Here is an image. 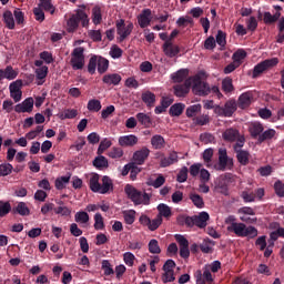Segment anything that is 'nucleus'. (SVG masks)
Returning <instances> with one entry per match:
<instances>
[{"label": "nucleus", "mask_w": 284, "mask_h": 284, "mask_svg": "<svg viewBox=\"0 0 284 284\" xmlns=\"http://www.w3.org/2000/svg\"><path fill=\"white\" fill-rule=\"evenodd\" d=\"M89 187L95 194H112L114 192V182L108 175L101 179L99 173H93L89 179Z\"/></svg>", "instance_id": "obj_1"}, {"label": "nucleus", "mask_w": 284, "mask_h": 284, "mask_svg": "<svg viewBox=\"0 0 284 284\" xmlns=\"http://www.w3.org/2000/svg\"><path fill=\"white\" fill-rule=\"evenodd\" d=\"M126 196L134 203V205H150V199L152 196L143 191H139L136 187L126 184L124 187Z\"/></svg>", "instance_id": "obj_2"}, {"label": "nucleus", "mask_w": 284, "mask_h": 284, "mask_svg": "<svg viewBox=\"0 0 284 284\" xmlns=\"http://www.w3.org/2000/svg\"><path fill=\"white\" fill-rule=\"evenodd\" d=\"M79 23H82V28H88V26H90V18H88V13L81 9H78L67 21L68 32H75L79 28Z\"/></svg>", "instance_id": "obj_3"}, {"label": "nucleus", "mask_w": 284, "mask_h": 284, "mask_svg": "<svg viewBox=\"0 0 284 284\" xmlns=\"http://www.w3.org/2000/svg\"><path fill=\"white\" fill-rule=\"evenodd\" d=\"M229 232H234L237 236L245 239H256L258 236V230L254 226H246L244 223H237L227 226Z\"/></svg>", "instance_id": "obj_4"}, {"label": "nucleus", "mask_w": 284, "mask_h": 284, "mask_svg": "<svg viewBox=\"0 0 284 284\" xmlns=\"http://www.w3.org/2000/svg\"><path fill=\"white\" fill-rule=\"evenodd\" d=\"M192 92L196 97H207L212 89L210 84L201 79V75L196 74L191 77Z\"/></svg>", "instance_id": "obj_5"}, {"label": "nucleus", "mask_w": 284, "mask_h": 284, "mask_svg": "<svg viewBox=\"0 0 284 284\" xmlns=\"http://www.w3.org/2000/svg\"><path fill=\"white\" fill-rule=\"evenodd\" d=\"M70 65L72 70H83L85 65V49L77 47L71 52Z\"/></svg>", "instance_id": "obj_6"}, {"label": "nucleus", "mask_w": 284, "mask_h": 284, "mask_svg": "<svg viewBox=\"0 0 284 284\" xmlns=\"http://www.w3.org/2000/svg\"><path fill=\"white\" fill-rule=\"evenodd\" d=\"M275 65H278V58L266 59L257 63L253 69L252 79H258L263 72L275 68Z\"/></svg>", "instance_id": "obj_7"}, {"label": "nucleus", "mask_w": 284, "mask_h": 284, "mask_svg": "<svg viewBox=\"0 0 284 284\" xmlns=\"http://www.w3.org/2000/svg\"><path fill=\"white\" fill-rule=\"evenodd\" d=\"M237 109L239 106L236 104V100H227L224 106H215V114H217V116L230 118L233 116L234 112H236Z\"/></svg>", "instance_id": "obj_8"}, {"label": "nucleus", "mask_w": 284, "mask_h": 284, "mask_svg": "<svg viewBox=\"0 0 284 284\" xmlns=\"http://www.w3.org/2000/svg\"><path fill=\"white\" fill-rule=\"evenodd\" d=\"M116 32L119 34V41L120 43L125 41L128 37L132 34V30H134V24L131 22L128 26H125V20L120 19L116 23Z\"/></svg>", "instance_id": "obj_9"}, {"label": "nucleus", "mask_w": 284, "mask_h": 284, "mask_svg": "<svg viewBox=\"0 0 284 284\" xmlns=\"http://www.w3.org/2000/svg\"><path fill=\"white\" fill-rule=\"evenodd\" d=\"M174 239L180 246L181 258H190V241L181 234H175Z\"/></svg>", "instance_id": "obj_10"}, {"label": "nucleus", "mask_w": 284, "mask_h": 284, "mask_svg": "<svg viewBox=\"0 0 284 284\" xmlns=\"http://www.w3.org/2000/svg\"><path fill=\"white\" fill-rule=\"evenodd\" d=\"M253 101L254 93L252 91H246L239 97L236 104L240 110H247V108L252 105Z\"/></svg>", "instance_id": "obj_11"}, {"label": "nucleus", "mask_w": 284, "mask_h": 284, "mask_svg": "<svg viewBox=\"0 0 284 284\" xmlns=\"http://www.w3.org/2000/svg\"><path fill=\"white\" fill-rule=\"evenodd\" d=\"M162 50L169 59H174V57H178L181 52V48L179 45L172 43V41L166 40L164 44L162 45Z\"/></svg>", "instance_id": "obj_12"}, {"label": "nucleus", "mask_w": 284, "mask_h": 284, "mask_svg": "<svg viewBox=\"0 0 284 284\" xmlns=\"http://www.w3.org/2000/svg\"><path fill=\"white\" fill-rule=\"evenodd\" d=\"M227 163H230V158L227 156V150L220 149L219 150V164L213 165L214 170H217L220 172H225V170H227Z\"/></svg>", "instance_id": "obj_13"}, {"label": "nucleus", "mask_w": 284, "mask_h": 284, "mask_svg": "<svg viewBox=\"0 0 284 284\" xmlns=\"http://www.w3.org/2000/svg\"><path fill=\"white\" fill-rule=\"evenodd\" d=\"M32 110H34V99L32 98H27L23 102L14 106V112H17L18 114L26 112L30 113L32 112Z\"/></svg>", "instance_id": "obj_14"}, {"label": "nucleus", "mask_w": 284, "mask_h": 284, "mask_svg": "<svg viewBox=\"0 0 284 284\" xmlns=\"http://www.w3.org/2000/svg\"><path fill=\"white\" fill-rule=\"evenodd\" d=\"M150 156V149L143 146L141 150H138L133 153V161L135 165H143Z\"/></svg>", "instance_id": "obj_15"}, {"label": "nucleus", "mask_w": 284, "mask_h": 284, "mask_svg": "<svg viewBox=\"0 0 284 284\" xmlns=\"http://www.w3.org/2000/svg\"><path fill=\"white\" fill-rule=\"evenodd\" d=\"M190 88H192V79L187 78L183 84H176L173 87L175 97H185L190 92Z\"/></svg>", "instance_id": "obj_16"}, {"label": "nucleus", "mask_w": 284, "mask_h": 284, "mask_svg": "<svg viewBox=\"0 0 284 284\" xmlns=\"http://www.w3.org/2000/svg\"><path fill=\"white\" fill-rule=\"evenodd\" d=\"M138 23L142 29L148 28V26L152 23V10L151 9L142 10V12L138 16Z\"/></svg>", "instance_id": "obj_17"}, {"label": "nucleus", "mask_w": 284, "mask_h": 284, "mask_svg": "<svg viewBox=\"0 0 284 284\" xmlns=\"http://www.w3.org/2000/svg\"><path fill=\"white\" fill-rule=\"evenodd\" d=\"M213 284L214 277H212V272H210V268L204 267L203 273L201 271H197L196 275V284Z\"/></svg>", "instance_id": "obj_18"}, {"label": "nucleus", "mask_w": 284, "mask_h": 284, "mask_svg": "<svg viewBox=\"0 0 284 284\" xmlns=\"http://www.w3.org/2000/svg\"><path fill=\"white\" fill-rule=\"evenodd\" d=\"M136 143H139V138L134 134L122 135L119 138V145H121V148H134Z\"/></svg>", "instance_id": "obj_19"}, {"label": "nucleus", "mask_w": 284, "mask_h": 284, "mask_svg": "<svg viewBox=\"0 0 284 284\" xmlns=\"http://www.w3.org/2000/svg\"><path fill=\"white\" fill-rule=\"evenodd\" d=\"M174 163H179V153H176V151L170 152L169 156L161 158L160 168H170V165H174Z\"/></svg>", "instance_id": "obj_20"}, {"label": "nucleus", "mask_w": 284, "mask_h": 284, "mask_svg": "<svg viewBox=\"0 0 284 284\" xmlns=\"http://www.w3.org/2000/svg\"><path fill=\"white\" fill-rule=\"evenodd\" d=\"M207 221H210V214L207 212H201L199 215H194L195 226L201 230L207 227Z\"/></svg>", "instance_id": "obj_21"}, {"label": "nucleus", "mask_w": 284, "mask_h": 284, "mask_svg": "<svg viewBox=\"0 0 284 284\" xmlns=\"http://www.w3.org/2000/svg\"><path fill=\"white\" fill-rule=\"evenodd\" d=\"M239 136H241V133L239 132V130L234 128H229L222 133V139L224 141H229L230 143H233V141H236Z\"/></svg>", "instance_id": "obj_22"}, {"label": "nucleus", "mask_w": 284, "mask_h": 284, "mask_svg": "<svg viewBox=\"0 0 284 284\" xmlns=\"http://www.w3.org/2000/svg\"><path fill=\"white\" fill-rule=\"evenodd\" d=\"M187 74H190V70L180 69L179 71L171 74V79L173 83H183V81H187Z\"/></svg>", "instance_id": "obj_23"}, {"label": "nucleus", "mask_w": 284, "mask_h": 284, "mask_svg": "<svg viewBox=\"0 0 284 284\" xmlns=\"http://www.w3.org/2000/svg\"><path fill=\"white\" fill-rule=\"evenodd\" d=\"M141 99L143 103L146 104V108H154V104L156 103V94L151 91H144Z\"/></svg>", "instance_id": "obj_24"}, {"label": "nucleus", "mask_w": 284, "mask_h": 284, "mask_svg": "<svg viewBox=\"0 0 284 284\" xmlns=\"http://www.w3.org/2000/svg\"><path fill=\"white\" fill-rule=\"evenodd\" d=\"M93 168H95L97 170H105L110 168L108 158L103 156V154L95 156L93 160Z\"/></svg>", "instance_id": "obj_25"}, {"label": "nucleus", "mask_w": 284, "mask_h": 284, "mask_svg": "<svg viewBox=\"0 0 284 284\" xmlns=\"http://www.w3.org/2000/svg\"><path fill=\"white\" fill-rule=\"evenodd\" d=\"M102 81L106 85H119L121 83V75L119 73L105 74Z\"/></svg>", "instance_id": "obj_26"}, {"label": "nucleus", "mask_w": 284, "mask_h": 284, "mask_svg": "<svg viewBox=\"0 0 284 284\" xmlns=\"http://www.w3.org/2000/svg\"><path fill=\"white\" fill-rule=\"evenodd\" d=\"M278 19H281V12H275L272 14L270 11H265L263 14L265 26H273V23H276Z\"/></svg>", "instance_id": "obj_27"}, {"label": "nucleus", "mask_w": 284, "mask_h": 284, "mask_svg": "<svg viewBox=\"0 0 284 284\" xmlns=\"http://www.w3.org/2000/svg\"><path fill=\"white\" fill-rule=\"evenodd\" d=\"M153 150H163L165 148V139L162 135L155 134L151 138Z\"/></svg>", "instance_id": "obj_28"}, {"label": "nucleus", "mask_w": 284, "mask_h": 284, "mask_svg": "<svg viewBox=\"0 0 284 284\" xmlns=\"http://www.w3.org/2000/svg\"><path fill=\"white\" fill-rule=\"evenodd\" d=\"M45 77H48L47 65L36 69V78L38 79V85H43V83H45Z\"/></svg>", "instance_id": "obj_29"}, {"label": "nucleus", "mask_w": 284, "mask_h": 284, "mask_svg": "<svg viewBox=\"0 0 284 284\" xmlns=\"http://www.w3.org/2000/svg\"><path fill=\"white\" fill-rule=\"evenodd\" d=\"M248 132L253 139H258L263 134V124L254 122L251 124Z\"/></svg>", "instance_id": "obj_30"}, {"label": "nucleus", "mask_w": 284, "mask_h": 284, "mask_svg": "<svg viewBox=\"0 0 284 284\" xmlns=\"http://www.w3.org/2000/svg\"><path fill=\"white\" fill-rule=\"evenodd\" d=\"M213 245H214V241L210 239H205L200 244V250L201 252H203V254H212V252H214V248L212 247Z\"/></svg>", "instance_id": "obj_31"}, {"label": "nucleus", "mask_w": 284, "mask_h": 284, "mask_svg": "<svg viewBox=\"0 0 284 284\" xmlns=\"http://www.w3.org/2000/svg\"><path fill=\"white\" fill-rule=\"evenodd\" d=\"M158 212H159L158 216H160V219H163V216L164 219H170V216H172V209H170L168 204H163V203L159 204Z\"/></svg>", "instance_id": "obj_32"}, {"label": "nucleus", "mask_w": 284, "mask_h": 284, "mask_svg": "<svg viewBox=\"0 0 284 284\" xmlns=\"http://www.w3.org/2000/svg\"><path fill=\"white\" fill-rule=\"evenodd\" d=\"M183 110H185V104L183 103H175L171 105L169 110L170 116H181L183 114Z\"/></svg>", "instance_id": "obj_33"}, {"label": "nucleus", "mask_w": 284, "mask_h": 284, "mask_svg": "<svg viewBox=\"0 0 284 284\" xmlns=\"http://www.w3.org/2000/svg\"><path fill=\"white\" fill-rule=\"evenodd\" d=\"M3 21L9 30H14V16L12 11L7 10L3 12Z\"/></svg>", "instance_id": "obj_34"}, {"label": "nucleus", "mask_w": 284, "mask_h": 284, "mask_svg": "<svg viewBox=\"0 0 284 284\" xmlns=\"http://www.w3.org/2000/svg\"><path fill=\"white\" fill-rule=\"evenodd\" d=\"M236 159L241 165H247L250 163V152L245 150L235 151Z\"/></svg>", "instance_id": "obj_35"}, {"label": "nucleus", "mask_w": 284, "mask_h": 284, "mask_svg": "<svg viewBox=\"0 0 284 284\" xmlns=\"http://www.w3.org/2000/svg\"><path fill=\"white\" fill-rule=\"evenodd\" d=\"M2 77L8 81H14V79L19 77V72L14 71L12 65H8L6 69H3Z\"/></svg>", "instance_id": "obj_36"}, {"label": "nucleus", "mask_w": 284, "mask_h": 284, "mask_svg": "<svg viewBox=\"0 0 284 284\" xmlns=\"http://www.w3.org/2000/svg\"><path fill=\"white\" fill-rule=\"evenodd\" d=\"M103 21V14L101 13V7L95 6L92 9V22L94 26H99Z\"/></svg>", "instance_id": "obj_37"}, {"label": "nucleus", "mask_w": 284, "mask_h": 284, "mask_svg": "<svg viewBox=\"0 0 284 284\" xmlns=\"http://www.w3.org/2000/svg\"><path fill=\"white\" fill-rule=\"evenodd\" d=\"M108 68H110V61L103 57H98V72L104 74L108 72Z\"/></svg>", "instance_id": "obj_38"}, {"label": "nucleus", "mask_w": 284, "mask_h": 284, "mask_svg": "<svg viewBox=\"0 0 284 284\" xmlns=\"http://www.w3.org/2000/svg\"><path fill=\"white\" fill-rule=\"evenodd\" d=\"M202 156H203V161H204L206 168H214V164H212V156H214L213 149L204 150Z\"/></svg>", "instance_id": "obj_39"}, {"label": "nucleus", "mask_w": 284, "mask_h": 284, "mask_svg": "<svg viewBox=\"0 0 284 284\" xmlns=\"http://www.w3.org/2000/svg\"><path fill=\"white\" fill-rule=\"evenodd\" d=\"M13 211L17 212V214H20V216H30V209L26 202H19Z\"/></svg>", "instance_id": "obj_40"}, {"label": "nucleus", "mask_w": 284, "mask_h": 284, "mask_svg": "<svg viewBox=\"0 0 284 284\" xmlns=\"http://www.w3.org/2000/svg\"><path fill=\"white\" fill-rule=\"evenodd\" d=\"M273 136H276V130L268 129L266 131H262V134L258 136V143H265V141L272 140Z\"/></svg>", "instance_id": "obj_41"}, {"label": "nucleus", "mask_w": 284, "mask_h": 284, "mask_svg": "<svg viewBox=\"0 0 284 284\" xmlns=\"http://www.w3.org/2000/svg\"><path fill=\"white\" fill-rule=\"evenodd\" d=\"M136 119L144 128H150V125H152V118L145 113H138Z\"/></svg>", "instance_id": "obj_42"}, {"label": "nucleus", "mask_w": 284, "mask_h": 284, "mask_svg": "<svg viewBox=\"0 0 284 284\" xmlns=\"http://www.w3.org/2000/svg\"><path fill=\"white\" fill-rule=\"evenodd\" d=\"M38 8H42V10H45V12L54 14V6L52 4V0H40Z\"/></svg>", "instance_id": "obj_43"}, {"label": "nucleus", "mask_w": 284, "mask_h": 284, "mask_svg": "<svg viewBox=\"0 0 284 284\" xmlns=\"http://www.w3.org/2000/svg\"><path fill=\"white\" fill-rule=\"evenodd\" d=\"M12 212V205L10 202L0 201V219L8 216Z\"/></svg>", "instance_id": "obj_44"}, {"label": "nucleus", "mask_w": 284, "mask_h": 284, "mask_svg": "<svg viewBox=\"0 0 284 284\" xmlns=\"http://www.w3.org/2000/svg\"><path fill=\"white\" fill-rule=\"evenodd\" d=\"M190 199L195 207H199L200 210L205 207V202L203 201V197L201 195L196 193H191Z\"/></svg>", "instance_id": "obj_45"}, {"label": "nucleus", "mask_w": 284, "mask_h": 284, "mask_svg": "<svg viewBox=\"0 0 284 284\" xmlns=\"http://www.w3.org/2000/svg\"><path fill=\"white\" fill-rule=\"evenodd\" d=\"M97 65H99V57L98 55H92L89 60V63H88L89 74H95Z\"/></svg>", "instance_id": "obj_46"}, {"label": "nucleus", "mask_w": 284, "mask_h": 284, "mask_svg": "<svg viewBox=\"0 0 284 284\" xmlns=\"http://www.w3.org/2000/svg\"><path fill=\"white\" fill-rule=\"evenodd\" d=\"M101 270L104 272V276H112V274H114V268H112V264L110 263V260L102 261Z\"/></svg>", "instance_id": "obj_47"}, {"label": "nucleus", "mask_w": 284, "mask_h": 284, "mask_svg": "<svg viewBox=\"0 0 284 284\" xmlns=\"http://www.w3.org/2000/svg\"><path fill=\"white\" fill-rule=\"evenodd\" d=\"M222 90L225 94H230V92H234V84L232 83V78L227 77L222 81Z\"/></svg>", "instance_id": "obj_48"}, {"label": "nucleus", "mask_w": 284, "mask_h": 284, "mask_svg": "<svg viewBox=\"0 0 284 284\" xmlns=\"http://www.w3.org/2000/svg\"><path fill=\"white\" fill-rule=\"evenodd\" d=\"M112 148V141L108 138H104L101 142L100 145L98 148L97 154L101 155L103 154V152H105V150Z\"/></svg>", "instance_id": "obj_49"}, {"label": "nucleus", "mask_w": 284, "mask_h": 284, "mask_svg": "<svg viewBox=\"0 0 284 284\" xmlns=\"http://www.w3.org/2000/svg\"><path fill=\"white\" fill-rule=\"evenodd\" d=\"M202 105L201 104H193V105H190L187 109H186V116L189 119H192L193 116H196V114H199V112H201L202 110Z\"/></svg>", "instance_id": "obj_50"}, {"label": "nucleus", "mask_w": 284, "mask_h": 284, "mask_svg": "<svg viewBox=\"0 0 284 284\" xmlns=\"http://www.w3.org/2000/svg\"><path fill=\"white\" fill-rule=\"evenodd\" d=\"M163 223V217L156 215L155 219L153 220H150V224L148 226V229L151 231V232H155V230H159V227H161V224Z\"/></svg>", "instance_id": "obj_51"}, {"label": "nucleus", "mask_w": 284, "mask_h": 284, "mask_svg": "<svg viewBox=\"0 0 284 284\" xmlns=\"http://www.w3.org/2000/svg\"><path fill=\"white\" fill-rule=\"evenodd\" d=\"M94 230H105V223L103 222V215L95 213L94 215Z\"/></svg>", "instance_id": "obj_52"}, {"label": "nucleus", "mask_w": 284, "mask_h": 284, "mask_svg": "<svg viewBox=\"0 0 284 284\" xmlns=\"http://www.w3.org/2000/svg\"><path fill=\"white\" fill-rule=\"evenodd\" d=\"M87 108L89 112H99L101 110V101L92 99L88 102Z\"/></svg>", "instance_id": "obj_53"}, {"label": "nucleus", "mask_w": 284, "mask_h": 284, "mask_svg": "<svg viewBox=\"0 0 284 284\" xmlns=\"http://www.w3.org/2000/svg\"><path fill=\"white\" fill-rule=\"evenodd\" d=\"M12 170H14V166L10 163L0 164V176H8L12 174Z\"/></svg>", "instance_id": "obj_54"}, {"label": "nucleus", "mask_w": 284, "mask_h": 284, "mask_svg": "<svg viewBox=\"0 0 284 284\" xmlns=\"http://www.w3.org/2000/svg\"><path fill=\"white\" fill-rule=\"evenodd\" d=\"M74 219L75 223H88L90 221V215L88 212L80 211L75 213Z\"/></svg>", "instance_id": "obj_55"}, {"label": "nucleus", "mask_w": 284, "mask_h": 284, "mask_svg": "<svg viewBox=\"0 0 284 284\" xmlns=\"http://www.w3.org/2000/svg\"><path fill=\"white\" fill-rule=\"evenodd\" d=\"M149 252L150 254H161V246H159L158 240H151L149 242Z\"/></svg>", "instance_id": "obj_56"}, {"label": "nucleus", "mask_w": 284, "mask_h": 284, "mask_svg": "<svg viewBox=\"0 0 284 284\" xmlns=\"http://www.w3.org/2000/svg\"><path fill=\"white\" fill-rule=\"evenodd\" d=\"M33 14L36 21H39L40 23H43V21H45V13L43 12V9L41 7L33 8Z\"/></svg>", "instance_id": "obj_57"}, {"label": "nucleus", "mask_w": 284, "mask_h": 284, "mask_svg": "<svg viewBox=\"0 0 284 284\" xmlns=\"http://www.w3.org/2000/svg\"><path fill=\"white\" fill-rule=\"evenodd\" d=\"M123 216H124V222L126 223V225H132V223H134V221H135L136 211L131 210L129 212H124Z\"/></svg>", "instance_id": "obj_58"}, {"label": "nucleus", "mask_w": 284, "mask_h": 284, "mask_svg": "<svg viewBox=\"0 0 284 284\" xmlns=\"http://www.w3.org/2000/svg\"><path fill=\"white\" fill-rule=\"evenodd\" d=\"M195 125H207L210 123V115L202 114L193 119Z\"/></svg>", "instance_id": "obj_59"}, {"label": "nucleus", "mask_w": 284, "mask_h": 284, "mask_svg": "<svg viewBox=\"0 0 284 284\" xmlns=\"http://www.w3.org/2000/svg\"><path fill=\"white\" fill-rule=\"evenodd\" d=\"M226 37H227V36L225 34V32L219 30V31H217V34H216V38H215L216 43H217L219 45H221L222 48L225 47L226 43H227Z\"/></svg>", "instance_id": "obj_60"}, {"label": "nucleus", "mask_w": 284, "mask_h": 284, "mask_svg": "<svg viewBox=\"0 0 284 284\" xmlns=\"http://www.w3.org/2000/svg\"><path fill=\"white\" fill-rule=\"evenodd\" d=\"M187 172H189L187 166L182 168L178 173L176 181L179 183H185V181H187Z\"/></svg>", "instance_id": "obj_61"}, {"label": "nucleus", "mask_w": 284, "mask_h": 284, "mask_svg": "<svg viewBox=\"0 0 284 284\" xmlns=\"http://www.w3.org/2000/svg\"><path fill=\"white\" fill-rule=\"evenodd\" d=\"M110 159H121L123 156V149L121 148H112L111 151L109 152Z\"/></svg>", "instance_id": "obj_62"}, {"label": "nucleus", "mask_w": 284, "mask_h": 284, "mask_svg": "<svg viewBox=\"0 0 284 284\" xmlns=\"http://www.w3.org/2000/svg\"><path fill=\"white\" fill-rule=\"evenodd\" d=\"M275 194L280 196V199H284V184L281 181H276L274 184Z\"/></svg>", "instance_id": "obj_63"}, {"label": "nucleus", "mask_w": 284, "mask_h": 284, "mask_svg": "<svg viewBox=\"0 0 284 284\" xmlns=\"http://www.w3.org/2000/svg\"><path fill=\"white\" fill-rule=\"evenodd\" d=\"M134 258H136L134 256V254L126 252L123 254V261L125 263V265H128L129 267H132V265H134Z\"/></svg>", "instance_id": "obj_64"}]
</instances>
